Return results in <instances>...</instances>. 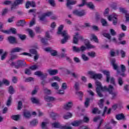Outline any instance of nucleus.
<instances>
[{
  "label": "nucleus",
  "instance_id": "nucleus-25",
  "mask_svg": "<svg viewBox=\"0 0 129 129\" xmlns=\"http://www.w3.org/2000/svg\"><path fill=\"white\" fill-rule=\"evenodd\" d=\"M31 100L32 103H35L36 104H38V103H40V99L36 98L35 97L31 98Z\"/></svg>",
  "mask_w": 129,
  "mask_h": 129
},
{
  "label": "nucleus",
  "instance_id": "nucleus-37",
  "mask_svg": "<svg viewBox=\"0 0 129 129\" xmlns=\"http://www.w3.org/2000/svg\"><path fill=\"white\" fill-rule=\"evenodd\" d=\"M18 36L20 38V39L22 40V41L26 40V38H27V37L26 36V35L18 34Z\"/></svg>",
  "mask_w": 129,
  "mask_h": 129
},
{
  "label": "nucleus",
  "instance_id": "nucleus-36",
  "mask_svg": "<svg viewBox=\"0 0 129 129\" xmlns=\"http://www.w3.org/2000/svg\"><path fill=\"white\" fill-rule=\"evenodd\" d=\"M23 107V102L22 101H19L18 103L17 109L18 110H21Z\"/></svg>",
  "mask_w": 129,
  "mask_h": 129
},
{
  "label": "nucleus",
  "instance_id": "nucleus-41",
  "mask_svg": "<svg viewBox=\"0 0 129 129\" xmlns=\"http://www.w3.org/2000/svg\"><path fill=\"white\" fill-rule=\"evenodd\" d=\"M118 84H119L120 86H122L123 85V81L122 80V78L119 77L118 79Z\"/></svg>",
  "mask_w": 129,
  "mask_h": 129
},
{
  "label": "nucleus",
  "instance_id": "nucleus-61",
  "mask_svg": "<svg viewBox=\"0 0 129 129\" xmlns=\"http://www.w3.org/2000/svg\"><path fill=\"white\" fill-rule=\"evenodd\" d=\"M3 84H5V85H7V86L10 85V82H9L8 80L4 79L3 80Z\"/></svg>",
  "mask_w": 129,
  "mask_h": 129
},
{
  "label": "nucleus",
  "instance_id": "nucleus-47",
  "mask_svg": "<svg viewBox=\"0 0 129 129\" xmlns=\"http://www.w3.org/2000/svg\"><path fill=\"white\" fill-rule=\"evenodd\" d=\"M119 10L120 13H122V14H126V13H127L126 10H125V8L120 7L119 8Z\"/></svg>",
  "mask_w": 129,
  "mask_h": 129
},
{
  "label": "nucleus",
  "instance_id": "nucleus-12",
  "mask_svg": "<svg viewBox=\"0 0 129 129\" xmlns=\"http://www.w3.org/2000/svg\"><path fill=\"white\" fill-rule=\"evenodd\" d=\"M8 54H9V52L8 51H5L4 52V49H0L1 60H2V61H4V60H6V58H7V56H8Z\"/></svg>",
  "mask_w": 129,
  "mask_h": 129
},
{
  "label": "nucleus",
  "instance_id": "nucleus-16",
  "mask_svg": "<svg viewBox=\"0 0 129 129\" xmlns=\"http://www.w3.org/2000/svg\"><path fill=\"white\" fill-rule=\"evenodd\" d=\"M82 123H83V120H79L74 121L71 123V124L72 125H73V126H79V125H80V124H81Z\"/></svg>",
  "mask_w": 129,
  "mask_h": 129
},
{
  "label": "nucleus",
  "instance_id": "nucleus-20",
  "mask_svg": "<svg viewBox=\"0 0 129 129\" xmlns=\"http://www.w3.org/2000/svg\"><path fill=\"white\" fill-rule=\"evenodd\" d=\"M23 116L25 118H30L31 116V112L29 111L25 110L23 112Z\"/></svg>",
  "mask_w": 129,
  "mask_h": 129
},
{
  "label": "nucleus",
  "instance_id": "nucleus-19",
  "mask_svg": "<svg viewBox=\"0 0 129 129\" xmlns=\"http://www.w3.org/2000/svg\"><path fill=\"white\" fill-rule=\"evenodd\" d=\"M21 51H23L22 48H21L20 47L14 48L11 50L10 55H13V53L21 52Z\"/></svg>",
  "mask_w": 129,
  "mask_h": 129
},
{
  "label": "nucleus",
  "instance_id": "nucleus-27",
  "mask_svg": "<svg viewBox=\"0 0 129 129\" xmlns=\"http://www.w3.org/2000/svg\"><path fill=\"white\" fill-rule=\"evenodd\" d=\"M76 94H77V95H78V96L80 97L79 100L81 101H82V97H83V92L81 91H77L76 92Z\"/></svg>",
  "mask_w": 129,
  "mask_h": 129
},
{
  "label": "nucleus",
  "instance_id": "nucleus-38",
  "mask_svg": "<svg viewBox=\"0 0 129 129\" xmlns=\"http://www.w3.org/2000/svg\"><path fill=\"white\" fill-rule=\"evenodd\" d=\"M94 41L95 43H98V38H97V37L95 36V35H92V38H91V41Z\"/></svg>",
  "mask_w": 129,
  "mask_h": 129
},
{
  "label": "nucleus",
  "instance_id": "nucleus-29",
  "mask_svg": "<svg viewBox=\"0 0 129 129\" xmlns=\"http://www.w3.org/2000/svg\"><path fill=\"white\" fill-rule=\"evenodd\" d=\"M87 54L89 57H91V58H95V57H96V53L94 51L89 52Z\"/></svg>",
  "mask_w": 129,
  "mask_h": 129
},
{
  "label": "nucleus",
  "instance_id": "nucleus-21",
  "mask_svg": "<svg viewBox=\"0 0 129 129\" xmlns=\"http://www.w3.org/2000/svg\"><path fill=\"white\" fill-rule=\"evenodd\" d=\"M78 36H79V33L78 32H76L75 35L74 36L73 41V43L74 44H78L79 39H78V38H77Z\"/></svg>",
  "mask_w": 129,
  "mask_h": 129
},
{
  "label": "nucleus",
  "instance_id": "nucleus-1",
  "mask_svg": "<svg viewBox=\"0 0 129 129\" xmlns=\"http://www.w3.org/2000/svg\"><path fill=\"white\" fill-rule=\"evenodd\" d=\"M96 85L97 86L96 88V91L99 97H103V94L101 93V91H106L107 92H108L109 94H111V95H112V97L111 98V99H112V100H113L115 99V98H116L117 92H113V91L114 90V88L113 87V86L109 85L108 87H107L106 86L102 87L101 83L99 81H96Z\"/></svg>",
  "mask_w": 129,
  "mask_h": 129
},
{
  "label": "nucleus",
  "instance_id": "nucleus-56",
  "mask_svg": "<svg viewBox=\"0 0 129 129\" xmlns=\"http://www.w3.org/2000/svg\"><path fill=\"white\" fill-rule=\"evenodd\" d=\"M57 94L60 95H64L65 94V91L64 90H59L57 92Z\"/></svg>",
  "mask_w": 129,
  "mask_h": 129
},
{
  "label": "nucleus",
  "instance_id": "nucleus-63",
  "mask_svg": "<svg viewBox=\"0 0 129 129\" xmlns=\"http://www.w3.org/2000/svg\"><path fill=\"white\" fill-rule=\"evenodd\" d=\"M25 73L27 75H31V74H32V73L31 72V70L28 69H25Z\"/></svg>",
  "mask_w": 129,
  "mask_h": 129
},
{
  "label": "nucleus",
  "instance_id": "nucleus-53",
  "mask_svg": "<svg viewBox=\"0 0 129 129\" xmlns=\"http://www.w3.org/2000/svg\"><path fill=\"white\" fill-rule=\"evenodd\" d=\"M73 50L74 52H80V48L77 47L76 46H73Z\"/></svg>",
  "mask_w": 129,
  "mask_h": 129
},
{
  "label": "nucleus",
  "instance_id": "nucleus-62",
  "mask_svg": "<svg viewBox=\"0 0 129 129\" xmlns=\"http://www.w3.org/2000/svg\"><path fill=\"white\" fill-rule=\"evenodd\" d=\"M115 17V15H110L108 17V21H109L110 22H111V21H112V20H113V19H114V17Z\"/></svg>",
  "mask_w": 129,
  "mask_h": 129
},
{
  "label": "nucleus",
  "instance_id": "nucleus-50",
  "mask_svg": "<svg viewBox=\"0 0 129 129\" xmlns=\"http://www.w3.org/2000/svg\"><path fill=\"white\" fill-rule=\"evenodd\" d=\"M111 8L112 10H117V4H116V3H113L111 6Z\"/></svg>",
  "mask_w": 129,
  "mask_h": 129
},
{
  "label": "nucleus",
  "instance_id": "nucleus-49",
  "mask_svg": "<svg viewBox=\"0 0 129 129\" xmlns=\"http://www.w3.org/2000/svg\"><path fill=\"white\" fill-rule=\"evenodd\" d=\"M103 36H104V37H105V38L109 39V40H110V39H111V36H110V34L109 33H103Z\"/></svg>",
  "mask_w": 129,
  "mask_h": 129
},
{
  "label": "nucleus",
  "instance_id": "nucleus-64",
  "mask_svg": "<svg viewBox=\"0 0 129 129\" xmlns=\"http://www.w3.org/2000/svg\"><path fill=\"white\" fill-rule=\"evenodd\" d=\"M110 34L112 36H115L116 35V32L113 29H111L110 30Z\"/></svg>",
  "mask_w": 129,
  "mask_h": 129
},
{
  "label": "nucleus",
  "instance_id": "nucleus-51",
  "mask_svg": "<svg viewBox=\"0 0 129 129\" xmlns=\"http://www.w3.org/2000/svg\"><path fill=\"white\" fill-rule=\"evenodd\" d=\"M44 92L45 94L50 95L51 94V90H48L47 88H44L43 89Z\"/></svg>",
  "mask_w": 129,
  "mask_h": 129
},
{
  "label": "nucleus",
  "instance_id": "nucleus-3",
  "mask_svg": "<svg viewBox=\"0 0 129 129\" xmlns=\"http://www.w3.org/2000/svg\"><path fill=\"white\" fill-rule=\"evenodd\" d=\"M102 73L104 74V75H106V82H107V83H109L110 82V83L113 85V86H115L116 85V84H115V80L114 79V78H110V73H109V71L104 70L102 71Z\"/></svg>",
  "mask_w": 129,
  "mask_h": 129
},
{
  "label": "nucleus",
  "instance_id": "nucleus-58",
  "mask_svg": "<svg viewBox=\"0 0 129 129\" xmlns=\"http://www.w3.org/2000/svg\"><path fill=\"white\" fill-rule=\"evenodd\" d=\"M83 120V122H89V118L87 116H84V119Z\"/></svg>",
  "mask_w": 129,
  "mask_h": 129
},
{
  "label": "nucleus",
  "instance_id": "nucleus-22",
  "mask_svg": "<svg viewBox=\"0 0 129 129\" xmlns=\"http://www.w3.org/2000/svg\"><path fill=\"white\" fill-rule=\"evenodd\" d=\"M92 113H93V114H100V113H101V111L98 108L95 107L92 109Z\"/></svg>",
  "mask_w": 129,
  "mask_h": 129
},
{
  "label": "nucleus",
  "instance_id": "nucleus-11",
  "mask_svg": "<svg viewBox=\"0 0 129 129\" xmlns=\"http://www.w3.org/2000/svg\"><path fill=\"white\" fill-rule=\"evenodd\" d=\"M67 4L66 6L69 9V10H71L72 9V6L74 5H76L77 4V1H73V0H67Z\"/></svg>",
  "mask_w": 129,
  "mask_h": 129
},
{
  "label": "nucleus",
  "instance_id": "nucleus-31",
  "mask_svg": "<svg viewBox=\"0 0 129 129\" xmlns=\"http://www.w3.org/2000/svg\"><path fill=\"white\" fill-rule=\"evenodd\" d=\"M101 23L102 24V25L103 27H107L108 26V24L107 23V21L105 20V19L102 18L101 19Z\"/></svg>",
  "mask_w": 129,
  "mask_h": 129
},
{
  "label": "nucleus",
  "instance_id": "nucleus-30",
  "mask_svg": "<svg viewBox=\"0 0 129 129\" xmlns=\"http://www.w3.org/2000/svg\"><path fill=\"white\" fill-rule=\"evenodd\" d=\"M27 32L29 33V35L31 38H33L35 37V33H34V32L32 29H27Z\"/></svg>",
  "mask_w": 129,
  "mask_h": 129
},
{
  "label": "nucleus",
  "instance_id": "nucleus-60",
  "mask_svg": "<svg viewBox=\"0 0 129 129\" xmlns=\"http://www.w3.org/2000/svg\"><path fill=\"white\" fill-rule=\"evenodd\" d=\"M61 89L63 90L67 89V84L66 83H63L61 86Z\"/></svg>",
  "mask_w": 129,
  "mask_h": 129
},
{
  "label": "nucleus",
  "instance_id": "nucleus-33",
  "mask_svg": "<svg viewBox=\"0 0 129 129\" xmlns=\"http://www.w3.org/2000/svg\"><path fill=\"white\" fill-rule=\"evenodd\" d=\"M81 58L82 60H83V61H84L85 62H86L89 60V57L86 56L85 54H82L81 55Z\"/></svg>",
  "mask_w": 129,
  "mask_h": 129
},
{
  "label": "nucleus",
  "instance_id": "nucleus-9",
  "mask_svg": "<svg viewBox=\"0 0 129 129\" xmlns=\"http://www.w3.org/2000/svg\"><path fill=\"white\" fill-rule=\"evenodd\" d=\"M111 64L113 67V70H116L117 71V74H119L120 73V72L118 71V66H117L115 63L116 62V60H115V58H112L111 59Z\"/></svg>",
  "mask_w": 129,
  "mask_h": 129
},
{
  "label": "nucleus",
  "instance_id": "nucleus-4",
  "mask_svg": "<svg viewBox=\"0 0 129 129\" xmlns=\"http://www.w3.org/2000/svg\"><path fill=\"white\" fill-rule=\"evenodd\" d=\"M89 75H90V78L91 79H101L102 78V74H96L95 72L89 71L88 72Z\"/></svg>",
  "mask_w": 129,
  "mask_h": 129
},
{
  "label": "nucleus",
  "instance_id": "nucleus-39",
  "mask_svg": "<svg viewBox=\"0 0 129 129\" xmlns=\"http://www.w3.org/2000/svg\"><path fill=\"white\" fill-rule=\"evenodd\" d=\"M121 58H124L125 57L126 52L123 49H121L119 51Z\"/></svg>",
  "mask_w": 129,
  "mask_h": 129
},
{
  "label": "nucleus",
  "instance_id": "nucleus-57",
  "mask_svg": "<svg viewBox=\"0 0 129 129\" xmlns=\"http://www.w3.org/2000/svg\"><path fill=\"white\" fill-rule=\"evenodd\" d=\"M74 88L76 90H77V91H78V90H79V83L78 82L75 83Z\"/></svg>",
  "mask_w": 129,
  "mask_h": 129
},
{
  "label": "nucleus",
  "instance_id": "nucleus-5",
  "mask_svg": "<svg viewBox=\"0 0 129 129\" xmlns=\"http://www.w3.org/2000/svg\"><path fill=\"white\" fill-rule=\"evenodd\" d=\"M85 45L86 47H85V46H82L80 48V52H84V51H85V50H86V49H94V48H95V46L92 45L91 44H90V43L89 42V41H88L87 43H85Z\"/></svg>",
  "mask_w": 129,
  "mask_h": 129
},
{
  "label": "nucleus",
  "instance_id": "nucleus-14",
  "mask_svg": "<svg viewBox=\"0 0 129 129\" xmlns=\"http://www.w3.org/2000/svg\"><path fill=\"white\" fill-rule=\"evenodd\" d=\"M72 106H73V103H72V101H70L64 105L63 108L66 110H69L71 109Z\"/></svg>",
  "mask_w": 129,
  "mask_h": 129
},
{
  "label": "nucleus",
  "instance_id": "nucleus-28",
  "mask_svg": "<svg viewBox=\"0 0 129 129\" xmlns=\"http://www.w3.org/2000/svg\"><path fill=\"white\" fill-rule=\"evenodd\" d=\"M17 25L18 27H24V26L26 25V22H25V20H21L17 23Z\"/></svg>",
  "mask_w": 129,
  "mask_h": 129
},
{
  "label": "nucleus",
  "instance_id": "nucleus-6",
  "mask_svg": "<svg viewBox=\"0 0 129 129\" xmlns=\"http://www.w3.org/2000/svg\"><path fill=\"white\" fill-rule=\"evenodd\" d=\"M23 3L24 0H15L14 3L11 5V11L12 12H14V11L17 9V7H18V6L23 5Z\"/></svg>",
  "mask_w": 129,
  "mask_h": 129
},
{
  "label": "nucleus",
  "instance_id": "nucleus-43",
  "mask_svg": "<svg viewBox=\"0 0 129 129\" xmlns=\"http://www.w3.org/2000/svg\"><path fill=\"white\" fill-rule=\"evenodd\" d=\"M48 3L51 6V7H55L56 3H55V0H48Z\"/></svg>",
  "mask_w": 129,
  "mask_h": 129
},
{
  "label": "nucleus",
  "instance_id": "nucleus-8",
  "mask_svg": "<svg viewBox=\"0 0 129 129\" xmlns=\"http://www.w3.org/2000/svg\"><path fill=\"white\" fill-rule=\"evenodd\" d=\"M73 14L75 15V16H77V17H83V16H85L86 13H85V11L81 10L79 11L78 10H75L73 12Z\"/></svg>",
  "mask_w": 129,
  "mask_h": 129
},
{
  "label": "nucleus",
  "instance_id": "nucleus-35",
  "mask_svg": "<svg viewBox=\"0 0 129 129\" xmlns=\"http://www.w3.org/2000/svg\"><path fill=\"white\" fill-rule=\"evenodd\" d=\"M30 125L32 126H35V125H37L38 124V120L34 119L30 122Z\"/></svg>",
  "mask_w": 129,
  "mask_h": 129
},
{
  "label": "nucleus",
  "instance_id": "nucleus-46",
  "mask_svg": "<svg viewBox=\"0 0 129 129\" xmlns=\"http://www.w3.org/2000/svg\"><path fill=\"white\" fill-rule=\"evenodd\" d=\"M35 30L36 33H37V34H40V33H42V30L39 27H35Z\"/></svg>",
  "mask_w": 129,
  "mask_h": 129
},
{
  "label": "nucleus",
  "instance_id": "nucleus-23",
  "mask_svg": "<svg viewBox=\"0 0 129 129\" xmlns=\"http://www.w3.org/2000/svg\"><path fill=\"white\" fill-rule=\"evenodd\" d=\"M116 119L117 120H121V119H123L125 116L123 113L118 114L117 115H116L115 116Z\"/></svg>",
  "mask_w": 129,
  "mask_h": 129
},
{
  "label": "nucleus",
  "instance_id": "nucleus-59",
  "mask_svg": "<svg viewBox=\"0 0 129 129\" xmlns=\"http://www.w3.org/2000/svg\"><path fill=\"white\" fill-rule=\"evenodd\" d=\"M30 52L31 53V54H33L34 55H36V54H38L37 50H36V49H30Z\"/></svg>",
  "mask_w": 129,
  "mask_h": 129
},
{
  "label": "nucleus",
  "instance_id": "nucleus-40",
  "mask_svg": "<svg viewBox=\"0 0 129 129\" xmlns=\"http://www.w3.org/2000/svg\"><path fill=\"white\" fill-rule=\"evenodd\" d=\"M51 86L52 87H54L55 89L56 90L59 89V85H58L57 82H54L51 84Z\"/></svg>",
  "mask_w": 129,
  "mask_h": 129
},
{
  "label": "nucleus",
  "instance_id": "nucleus-52",
  "mask_svg": "<svg viewBox=\"0 0 129 129\" xmlns=\"http://www.w3.org/2000/svg\"><path fill=\"white\" fill-rule=\"evenodd\" d=\"M12 119L14 120H19V118H20V116L18 115H13L12 116Z\"/></svg>",
  "mask_w": 129,
  "mask_h": 129
},
{
  "label": "nucleus",
  "instance_id": "nucleus-15",
  "mask_svg": "<svg viewBox=\"0 0 129 129\" xmlns=\"http://www.w3.org/2000/svg\"><path fill=\"white\" fill-rule=\"evenodd\" d=\"M1 32H2V33H4V34H10L11 32L14 34H17V30L16 28H11L10 30H2Z\"/></svg>",
  "mask_w": 129,
  "mask_h": 129
},
{
  "label": "nucleus",
  "instance_id": "nucleus-34",
  "mask_svg": "<svg viewBox=\"0 0 129 129\" xmlns=\"http://www.w3.org/2000/svg\"><path fill=\"white\" fill-rule=\"evenodd\" d=\"M92 100V99L89 98H87L86 99V101L84 103L85 107H88V106H89V102Z\"/></svg>",
  "mask_w": 129,
  "mask_h": 129
},
{
  "label": "nucleus",
  "instance_id": "nucleus-17",
  "mask_svg": "<svg viewBox=\"0 0 129 129\" xmlns=\"http://www.w3.org/2000/svg\"><path fill=\"white\" fill-rule=\"evenodd\" d=\"M47 72L50 76H53L58 74V70L49 69L47 70Z\"/></svg>",
  "mask_w": 129,
  "mask_h": 129
},
{
  "label": "nucleus",
  "instance_id": "nucleus-10",
  "mask_svg": "<svg viewBox=\"0 0 129 129\" xmlns=\"http://www.w3.org/2000/svg\"><path fill=\"white\" fill-rule=\"evenodd\" d=\"M44 51L46 52H49L50 53L51 56L55 57V56H57V50H53L51 47H47L44 48Z\"/></svg>",
  "mask_w": 129,
  "mask_h": 129
},
{
  "label": "nucleus",
  "instance_id": "nucleus-26",
  "mask_svg": "<svg viewBox=\"0 0 129 129\" xmlns=\"http://www.w3.org/2000/svg\"><path fill=\"white\" fill-rule=\"evenodd\" d=\"M38 38H40L41 42L43 45H45L46 46H48V39H45L44 38H41V36H38Z\"/></svg>",
  "mask_w": 129,
  "mask_h": 129
},
{
  "label": "nucleus",
  "instance_id": "nucleus-48",
  "mask_svg": "<svg viewBox=\"0 0 129 129\" xmlns=\"http://www.w3.org/2000/svg\"><path fill=\"white\" fill-rule=\"evenodd\" d=\"M31 81H34V78L31 77L27 78L25 80V82H31Z\"/></svg>",
  "mask_w": 129,
  "mask_h": 129
},
{
  "label": "nucleus",
  "instance_id": "nucleus-18",
  "mask_svg": "<svg viewBox=\"0 0 129 129\" xmlns=\"http://www.w3.org/2000/svg\"><path fill=\"white\" fill-rule=\"evenodd\" d=\"M44 100L47 102H50L51 101H55V100H56V98L52 96H45L44 97Z\"/></svg>",
  "mask_w": 129,
  "mask_h": 129
},
{
  "label": "nucleus",
  "instance_id": "nucleus-42",
  "mask_svg": "<svg viewBox=\"0 0 129 129\" xmlns=\"http://www.w3.org/2000/svg\"><path fill=\"white\" fill-rule=\"evenodd\" d=\"M70 117H72V114L71 113H68L67 115L63 116L64 119H68V118H70Z\"/></svg>",
  "mask_w": 129,
  "mask_h": 129
},
{
  "label": "nucleus",
  "instance_id": "nucleus-44",
  "mask_svg": "<svg viewBox=\"0 0 129 129\" xmlns=\"http://www.w3.org/2000/svg\"><path fill=\"white\" fill-rule=\"evenodd\" d=\"M52 126L55 128H59L60 127V124L58 122H54L52 124Z\"/></svg>",
  "mask_w": 129,
  "mask_h": 129
},
{
  "label": "nucleus",
  "instance_id": "nucleus-2",
  "mask_svg": "<svg viewBox=\"0 0 129 129\" xmlns=\"http://www.w3.org/2000/svg\"><path fill=\"white\" fill-rule=\"evenodd\" d=\"M64 28V26L60 25L58 28V31L57 34L58 35H61L62 37H63V38L61 40V44H65L67 43V41L70 39V36L68 34V32H67V30H63Z\"/></svg>",
  "mask_w": 129,
  "mask_h": 129
},
{
  "label": "nucleus",
  "instance_id": "nucleus-32",
  "mask_svg": "<svg viewBox=\"0 0 129 129\" xmlns=\"http://www.w3.org/2000/svg\"><path fill=\"white\" fill-rule=\"evenodd\" d=\"M13 100V98H12V96H10L7 101L6 105L7 106H11L12 104V101Z\"/></svg>",
  "mask_w": 129,
  "mask_h": 129
},
{
  "label": "nucleus",
  "instance_id": "nucleus-55",
  "mask_svg": "<svg viewBox=\"0 0 129 129\" xmlns=\"http://www.w3.org/2000/svg\"><path fill=\"white\" fill-rule=\"evenodd\" d=\"M113 25H114V26L117 25V17H116V16L113 19Z\"/></svg>",
  "mask_w": 129,
  "mask_h": 129
},
{
  "label": "nucleus",
  "instance_id": "nucleus-54",
  "mask_svg": "<svg viewBox=\"0 0 129 129\" xmlns=\"http://www.w3.org/2000/svg\"><path fill=\"white\" fill-rule=\"evenodd\" d=\"M46 15L44 14H43L39 18V20H40V21H41L42 22H44V21L46 20Z\"/></svg>",
  "mask_w": 129,
  "mask_h": 129
},
{
  "label": "nucleus",
  "instance_id": "nucleus-7",
  "mask_svg": "<svg viewBox=\"0 0 129 129\" xmlns=\"http://www.w3.org/2000/svg\"><path fill=\"white\" fill-rule=\"evenodd\" d=\"M27 66V63L25 62V60H18L15 65V68L16 69H19V68H22V67H25Z\"/></svg>",
  "mask_w": 129,
  "mask_h": 129
},
{
  "label": "nucleus",
  "instance_id": "nucleus-13",
  "mask_svg": "<svg viewBox=\"0 0 129 129\" xmlns=\"http://www.w3.org/2000/svg\"><path fill=\"white\" fill-rule=\"evenodd\" d=\"M8 41L10 44H18V41H17V39L14 36H10L8 37Z\"/></svg>",
  "mask_w": 129,
  "mask_h": 129
},
{
  "label": "nucleus",
  "instance_id": "nucleus-24",
  "mask_svg": "<svg viewBox=\"0 0 129 129\" xmlns=\"http://www.w3.org/2000/svg\"><path fill=\"white\" fill-rule=\"evenodd\" d=\"M86 6H87V7L88 8H89V9H90L91 10H93L95 8L94 5H93V3H92V2H89L87 3V2H86Z\"/></svg>",
  "mask_w": 129,
  "mask_h": 129
},
{
  "label": "nucleus",
  "instance_id": "nucleus-45",
  "mask_svg": "<svg viewBox=\"0 0 129 129\" xmlns=\"http://www.w3.org/2000/svg\"><path fill=\"white\" fill-rule=\"evenodd\" d=\"M14 88L13 87V86H10L9 88V92L10 94H14Z\"/></svg>",
  "mask_w": 129,
  "mask_h": 129
}]
</instances>
